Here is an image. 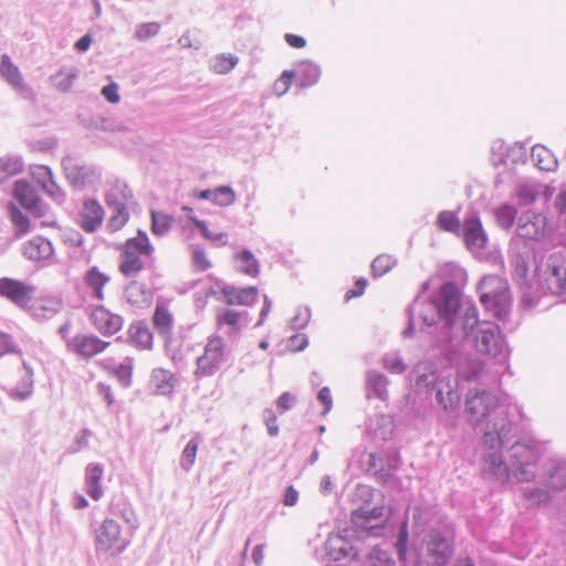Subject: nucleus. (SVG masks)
I'll return each mask as SVG.
<instances>
[{
	"label": "nucleus",
	"instance_id": "f257e3e1",
	"mask_svg": "<svg viewBox=\"0 0 566 566\" xmlns=\"http://www.w3.org/2000/svg\"><path fill=\"white\" fill-rule=\"evenodd\" d=\"M468 421L476 427L485 423L483 447L491 450L484 455V469L501 482L510 475V469L518 481H531L536 476L539 452L534 441L516 440L507 450L511 464L507 465L497 451L517 438L523 431V413L517 406H506L488 390H469L465 397Z\"/></svg>",
	"mask_w": 566,
	"mask_h": 566
},
{
	"label": "nucleus",
	"instance_id": "f03ea898",
	"mask_svg": "<svg viewBox=\"0 0 566 566\" xmlns=\"http://www.w3.org/2000/svg\"><path fill=\"white\" fill-rule=\"evenodd\" d=\"M430 285H422V291L415 298L413 305L422 301L427 310L421 311V318L427 327L440 329L441 342L458 345L469 338L478 325V311L470 300L463 297L459 285H439L429 293Z\"/></svg>",
	"mask_w": 566,
	"mask_h": 566
},
{
	"label": "nucleus",
	"instance_id": "7ed1b4c3",
	"mask_svg": "<svg viewBox=\"0 0 566 566\" xmlns=\"http://www.w3.org/2000/svg\"><path fill=\"white\" fill-rule=\"evenodd\" d=\"M470 336H473L476 350L480 354L488 355L499 361L506 358V344L497 325L478 321V325L474 326Z\"/></svg>",
	"mask_w": 566,
	"mask_h": 566
},
{
	"label": "nucleus",
	"instance_id": "20e7f679",
	"mask_svg": "<svg viewBox=\"0 0 566 566\" xmlns=\"http://www.w3.org/2000/svg\"><path fill=\"white\" fill-rule=\"evenodd\" d=\"M95 551L120 555L128 547L130 541L122 535L119 523L113 517H105L94 530Z\"/></svg>",
	"mask_w": 566,
	"mask_h": 566
},
{
	"label": "nucleus",
	"instance_id": "39448f33",
	"mask_svg": "<svg viewBox=\"0 0 566 566\" xmlns=\"http://www.w3.org/2000/svg\"><path fill=\"white\" fill-rule=\"evenodd\" d=\"M226 361V343L221 336L209 337L205 352L197 358V368L195 376L210 377L213 376Z\"/></svg>",
	"mask_w": 566,
	"mask_h": 566
},
{
	"label": "nucleus",
	"instance_id": "423d86ee",
	"mask_svg": "<svg viewBox=\"0 0 566 566\" xmlns=\"http://www.w3.org/2000/svg\"><path fill=\"white\" fill-rule=\"evenodd\" d=\"M426 546L428 556L436 566H446L454 553L453 536L438 528L429 531Z\"/></svg>",
	"mask_w": 566,
	"mask_h": 566
},
{
	"label": "nucleus",
	"instance_id": "0eeeda50",
	"mask_svg": "<svg viewBox=\"0 0 566 566\" xmlns=\"http://www.w3.org/2000/svg\"><path fill=\"white\" fill-rule=\"evenodd\" d=\"M384 506L368 509L360 506L353 511L352 523L357 531L366 532L368 535H377L382 530Z\"/></svg>",
	"mask_w": 566,
	"mask_h": 566
},
{
	"label": "nucleus",
	"instance_id": "6e6552de",
	"mask_svg": "<svg viewBox=\"0 0 566 566\" xmlns=\"http://www.w3.org/2000/svg\"><path fill=\"white\" fill-rule=\"evenodd\" d=\"M480 301L486 311L491 312L499 321H505L512 306V294L509 285H504L494 293H482Z\"/></svg>",
	"mask_w": 566,
	"mask_h": 566
},
{
	"label": "nucleus",
	"instance_id": "1a4fd4ad",
	"mask_svg": "<svg viewBox=\"0 0 566 566\" xmlns=\"http://www.w3.org/2000/svg\"><path fill=\"white\" fill-rule=\"evenodd\" d=\"M548 233L546 218L539 213H524L517 226V234L522 239L530 241H539Z\"/></svg>",
	"mask_w": 566,
	"mask_h": 566
},
{
	"label": "nucleus",
	"instance_id": "9d476101",
	"mask_svg": "<svg viewBox=\"0 0 566 566\" xmlns=\"http://www.w3.org/2000/svg\"><path fill=\"white\" fill-rule=\"evenodd\" d=\"M457 385V380L442 377L429 395L434 396L437 403L441 406L443 410L453 411L458 408L461 398Z\"/></svg>",
	"mask_w": 566,
	"mask_h": 566
},
{
	"label": "nucleus",
	"instance_id": "9b49d317",
	"mask_svg": "<svg viewBox=\"0 0 566 566\" xmlns=\"http://www.w3.org/2000/svg\"><path fill=\"white\" fill-rule=\"evenodd\" d=\"M108 346V342L102 340L95 335L78 334L72 340H67V349L83 358H91L104 352Z\"/></svg>",
	"mask_w": 566,
	"mask_h": 566
},
{
	"label": "nucleus",
	"instance_id": "f8f14e48",
	"mask_svg": "<svg viewBox=\"0 0 566 566\" xmlns=\"http://www.w3.org/2000/svg\"><path fill=\"white\" fill-rule=\"evenodd\" d=\"M93 326L103 335L112 336L123 327V318L117 314L111 313L105 306L98 305L91 313Z\"/></svg>",
	"mask_w": 566,
	"mask_h": 566
},
{
	"label": "nucleus",
	"instance_id": "ddd939ff",
	"mask_svg": "<svg viewBox=\"0 0 566 566\" xmlns=\"http://www.w3.org/2000/svg\"><path fill=\"white\" fill-rule=\"evenodd\" d=\"M411 376L415 390L418 392H426L428 395L434 388L436 384L442 378L438 374L437 368L428 361L417 364Z\"/></svg>",
	"mask_w": 566,
	"mask_h": 566
},
{
	"label": "nucleus",
	"instance_id": "4468645a",
	"mask_svg": "<svg viewBox=\"0 0 566 566\" xmlns=\"http://www.w3.org/2000/svg\"><path fill=\"white\" fill-rule=\"evenodd\" d=\"M462 237L467 249L470 251L482 250L488 242L485 231L478 218H469L464 220Z\"/></svg>",
	"mask_w": 566,
	"mask_h": 566
},
{
	"label": "nucleus",
	"instance_id": "2eb2a0df",
	"mask_svg": "<svg viewBox=\"0 0 566 566\" xmlns=\"http://www.w3.org/2000/svg\"><path fill=\"white\" fill-rule=\"evenodd\" d=\"M522 292V306L524 308H534L541 302V292L546 295V289L549 290L551 295L562 297L566 301V285H523Z\"/></svg>",
	"mask_w": 566,
	"mask_h": 566
},
{
	"label": "nucleus",
	"instance_id": "dca6fc26",
	"mask_svg": "<svg viewBox=\"0 0 566 566\" xmlns=\"http://www.w3.org/2000/svg\"><path fill=\"white\" fill-rule=\"evenodd\" d=\"M62 300L55 295L33 298L28 312L38 319H49L62 310Z\"/></svg>",
	"mask_w": 566,
	"mask_h": 566
},
{
	"label": "nucleus",
	"instance_id": "f3484780",
	"mask_svg": "<svg viewBox=\"0 0 566 566\" xmlns=\"http://www.w3.org/2000/svg\"><path fill=\"white\" fill-rule=\"evenodd\" d=\"M108 517L122 518L133 532L139 527L137 514L127 497L113 499L108 506Z\"/></svg>",
	"mask_w": 566,
	"mask_h": 566
},
{
	"label": "nucleus",
	"instance_id": "a211bd4d",
	"mask_svg": "<svg viewBox=\"0 0 566 566\" xmlns=\"http://www.w3.org/2000/svg\"><path fill=\"white\" fill-rule=\"evenodd\" d=\"M104 220V209L97 200L90 199L83 205L78 214V223L86 232L95 231Z\"/></svg>",
	"mask_w": 566,
	"mask_h": 566
},
{
	"label": "nucleus",
	"instance_id": "6ab92c4d",
	"mask_svg": "<svg viewBox=\"0 0 566 566\" xmlns=\"http://www.w3.org/2000/svg\"><path fill=\"white\" fill-rule=\"evenodd\" d=\"M221 293L228 305L243 306L252 305L256 301L259 294L256 286L253 285H249L244 289H235L234 285H223Z\"/></svg>",
	"mask_w": 566,
	"mask_h": 566
},
{
	"label": "nucleus",
	"instance_id": "aec40b11",
	"mask_svg": "<svg viewBox=\"0 0 566 566\" xmlns=\"http://www.w3.org/2000/svg\"><path fill=\"white\" fill-rule=\"evenodd\" d=\"M326 553L331 559L337 562L350 557L357 559L358 551L344 536H329L325 543Z\"/></svg>",
	"mask_w": 566,
	"mask_h": 566
},
{
	"label": "nucleus",
	"instance_id": "412c9836",
	"mask_svg": "<svg viewBox=\"0 0 566 566\" xmlns=\"http://www.w3.org/2000/svg\"><path fill=\"white\" fill-rule=\"evenodd\" d=\"M34 294V285H0V296L28 311Z\"/></svg>",
	"mask_w": 566,
	"mask_h": 566
},
{
	"label": "nucleus",
	"instance_id": "4be33fe9",
	"mask_svg": "<svg viewBox=\"0 0 566 566\" xmlns=\"http://www.w3.org/2000/svg\"><path fill=\"white\" fill-rule=\"evenodd\" d=\"M388 385L389 379L386 375L376 370H368L365 376V389L367 399H370L373 396H375L382 401L387 400Z\"/></svg>",
	"mask_w": 566,
	"mask_h": 566
},
{
	"label": "nucleus",
	"instance_id": "5701e85b",
	"mask_svg": "<svg viewBox=\"0 0 566 566\" xmlns=\"http://www.w3.org/2000/svg\"><path fill=\"white\" fill-rule=\"evenodd\" d=\"M103 474L104 468L101 463H90L85 469V491L95 501L103 496Z\"/></svg>",
	"mask_w": 566,
	"mask_h": 566
},
{
	"label": "nucleus",
	"instance_id": "b1692460",
	"mask_svg": "<svg viewBox=\"0 0 566 566\" xmlns=\"http://www.w3.org/2000/svg\"><path fill=\"white\" fill-rule=\"evenodd\" d=\"M154 292L153 285H126L124 295L130 305L144 308L153 303Z\"/></svg>",
	"mask_w": 566,
	"mask_h": 566
},
{
	"label": "nucleus",
	"instance_id": "393cba45",
	"mask_svg": "<svg viewBox=\"0 0 566 566\" xmlns=\"http://www.w3.org/2000/svg\"><path fill=\"white\" fill-rule=\"evenodd\" d=\"M13 193L14 198L23 208L40 212V199L34 189L28 182L18 180L14 184Z\"/></svg>",
	"mask_w": 566,
	"mask_h": 566
},
{
	"label": "nucleus",
	"instance_id": "a878e982",
	"mask_svg": "<svg viewBox=\"0 0 566 566\" xmlns=\"http://www.w3.org/2000/svg\"><path fill=\"white\" fill-rule=\"evenodd\" d=\"M23 254L33 261L48 260L53 254V248L46 239L35 237L24 244Z\"/></svg>",
	"mask_w": 566,
	"mask_h": 566
},
{
	"label": "nucleus",
	"instance_id": "bb28decb",
	"mask_svg": "<svg viewBox=\"0 0 566 566\" xmlns=\"http://www.w3.org/2000/svg\"><path fill=\"white\" fill-rule=\"evenodd\" d=\"M128 336L129 342L142 349H150L153 347V333L143 321H136L129 325Z\"/></svg>",
	"mask_w": 566,
	"mask_h": 566
},
{
	"label": "nucleus",
	"instance_id": "cd10ccee",
	"mask_svg": "<svg viewBox=\"0 0 566 566\" xmlns=\"http://www.w3.org/2000/svg\"><path fill=\"white\" fill-rule=\"evenodd\" d=\"M153 324L161 337L166 339L170 337L174 325V317L168 311L167 306L161 302H158L156 305L153 315Z\"/></svg>",
	"mask_w": 566,
	"mask_h": 566
},
{
	"label": "nucleus",
	"instance_id": "c85d7f7f",
	"mask_svg": "<svg viewBox=\"0 0 566 566\" xmlns=\"http://www.w3.org/2000/svg\"><path fill=\"white\" fill-rule=\"evenodd\" d=\"M106 202L114 208V214L111 217L108 226L113 231L119 230L126 224L129 218L127 206L117 198L115 192L106 195Z\"/></svg>",
	"mask_w": 566,
	"mask_h": 566
},
{
	"label": "nucleus",
	"instance_id": "c756f323",
	"mask_svg": "<svg viewBox=\"0 0 566 566\" xmlns=\"http://www.w3.org/2000/svg\"><path fill=\"white\" fill-rule=\"evenodd\" d=\"M240 316V312L227 308L217 314V326L221 328L223 325H227L228 329L224 332V334L229 338H237L242 331V326L239 323Z\"/></svg>",
	"mask_w": 566,
	"mask_h": 566
},
{
	"label": "nucleus",
	"instance_id": "7c9ffc66",
	"mask_svg": "<svg viewBox=\"0 0 566 566\" xmlns=\"http://www.w3.org/2000/svg\"><path fill=\"white\" fill-rule=\"evenodd\" d=\"M33 178L53 198L60 199L62 193L52 179V172L46 166H36L32 170Z\"/></svg>",
	"mask_w": 566,
	"mask_h": 566
},
{
	"label": "nucleus",
	"instance_id": "2f4dec72",
	"mask_svg": "<svg viewBox=\"0 0 566 566\" xmlns=\"http://www.w3.org/2000/svg\"><path fill=\"white\" fill-rule=\"evenodd\" d=\"M21 367L20 371L22 373L21 379L17 384L14 390L17 397L21 400L29 398L33 391V369L32 367L22 358L20 359Z\"/></svg>",
	"mask_w": 566,
	"mask_h": 566
},
{
	"label": "nucleus",
	"instance_id": "473e14b6",
	"mask_svg": "<svg viewBox=\"0 0 566 566\" xmlns=\"http://www.w3.org/2000/svg\"><path fill=\"white\" fill-rule=\"evenodd\" d=\"M0 74L4 77L11 85L15 87L23 86L22 75L17 65H14L8 55H2L0 62Z\"/></svg>",
	"mask_w": 566,
	"mask_h": 566
},
{
	"label": "nucleus",
	"instance_id": "72a5a7b5",
	"mask_svg": "<svg viewBox=\"0 0 566 566\" xmlns=\"http://www.w3.org/2000/svg\"><path fill=\"white\" fill-rule=\"evenodd\" d=\"M235 262L238 271L252 277H255L259 274V262L250 251L244 250L237 253Z\"/></svg>",
	"mask_w": 566,
	"mask_h": 566
},
{
	"label": "nucleus",
	"instance_id": "f704fd0d",
	"mask_svg": "<svg viewBox=\"0 0 566 566\" xmlns=\"http://www.w3.org/2000/svg\"><path fill=\"white\" fill-rule=\"evenodd\" d=\"M124 250L129 251L138 256H149L153 252V248L147 235L142 232H139L136 238L128 239L124 245Z\"/></svg>",
	"mask_w": 566,
	"mask_h": 566
},
{
	"label": "nucleus",
	"instance_id": "c9c22d12",
	"mask_svg": "<svg viewBox=\"0 0 566 566\" xmlns=\"http://www.w3.org/2000/svg\"><path fill=\"white\" fill-rule=\"evenodd\" d=\"M119 270L125 276H133L143 270V262L138 255L123 249Z\"/></svg>",
	"mask_w": 566,
	"mask_h": 566
},
{
	"label": "nucleus",
	"instance_id": "e433bc0d",
	"mask_svg": "<svg viewBox=\"0 0 566 566\" xmlns=\"http://www.w3.org/2000/svg\"><path fill=\"white\" fill-rule=\"evenodd\" d=\"M532 159L542 170L549 171L556 166L552 153L544 146L536 145L532 148Z\"/></svg>",
	"mask_w": 566,
	"mask_h": 566
},
{
	"label": "nucleus",
	"instance_id": "4c0bfd02",
	"mask_svg": "<svg viewBox=\"0 0 566 566\" xmlns=\"http://www.w3.org/2000/svg\"><path fill=\"white\" fill-rule=\"evenodd\" d=\"M437 226L440 230L460 234L461 223L458 216L449 210L441 211L437 218Z\"/></svg>",
	"mask_w": 566,
	"mask_h": 566
},
{
	"label": "nucleus",
	"instance_id": "58836bf2",
	"mask_svg": "<svg viewBox=\"0 0 566 566\" xmlns=\"http://www.w3.org/2000/svg\"><path fill=\"white\" fill-rule=\"evenodd\" d=\"M301 85L311 86L318 82L321 72L319 67L311 62L301 63L297 70Z\"/></svg>",
	"mask_w": 566,
	"mask_h": 566
},
{
	"label": "nucleus",
	"instance_id": "ea45409f",
	"mask_svg": "<svg viewBox=\"0 0 566 566\" xmlns=\"http://www.w3.org/2000/svg\"><path fill=\"white\" fill-rule=\"evenodd\" d=\"M199 441H200L199 434L192 437L186 444L185 449L182 450V453L180 457V467L186 472H188L195 463L198 447H199Z\"/></svg>",
	"mask_w": 566,
	"mask_h": 566
},
{
	"label": "nucleus",
	"instance_id": "a19ab883",
	"mask_svg": "<svg viewBox=\"0 0 566 566\" xmlns=\"http://www.w3.org/2000/svg\"><path fill=\"white\" fill-rule=\"evenodd\" d=\"M368 560L371 566H396V560L390 549L381 548L376 545L368 554Z\"/></svg>",
	"mask_w": 566,
	"mask_h": 566
},
{
	"label": "nucleus",
	"instance_id": "79ce46f5",
	"mask_svg": "<svg viewBox=\"0 0 566 566\" xmlns=\"http://www.w3.org/2000/svg\"><path fill=\"white\" fill-rule=\"evenodd\" d=\"M172 376L165 369H154L151 374V381L156 390L161 395H168L172 391L174 385L171 384Z\"/></svg>",
	"mask_w": 566,
	"mask_h": 566
},
{
	"label": "nucleus",
	"instance_id": "37998d69",
	"mask_svg": "<svg viewBox=\"0 0 566 566\" xmlns=\"http://www.w3.org/2000/svg\"><path fill=\"white\" fill-rule=\"evenodd\" d=\"M22 170V163L15 157L0 158V182L18 175Z\"/></svg>",
	"mask_w": 566,
	"mask_h": 566
},
{
	"label": "nucleus",
	"instance_id": "c03bdc74",
	"mask_svg": "<svg viewBox=\"0 0 566 566\" xmlns=\"http://www.w3.org/2000/svg\"><path fill=\"white\" fill-rule=\"evenodd\" d=\"M548 484L551 488L556 490L566 488V462H557L549 470Z\"/></svg>",
	"mask_w": 566,
	"mask_h": 566
},
{
	"label": "nucleus",
	"instance_id": "a18cd8bd",
	"mask_svg": "<svg viewBox=\"0 0 566 566\" xmlns=\"http://www.w3.org/2000/svg\"><path fill=\"white\" fill-rule=\"evenodd\" d=\"M397 469V460L396 459H380L379 470L375 471L374 476L377 479L379 483L382 485L389 484L394 479L392 470Z\"/></svg>",
	"mask_w": 566,
	"mask_h": 566
},
{
	"label": "nucleus",
	"instance_id": "49530a36",
	"mask_svg": "<svg viewBox=\"0 0 566 566\" xmlns=\"http://www.w3.org/2000/svg\"><path fill=\"white\" fill-rule=\"evenodd\" d=\"M397 262L394 260V258L389 254H380L371 263V271L374 273L375 277L382 276L390 272L395 266Z\"/></svg>",
	"mask_w": 566,
	"mask_h": 566
},
{
	"label": "nucleus",
	"instance_id": "de8ad7c7",
	"mask_svg": "<svg viewBox=\"0 0 566 566\" xmlns=\"http://www.w3.org/2000/svg\"><path fill=\"white\" fill-rule=\"evenodd\" d=\"M238 64V57L232 54H220L212 62V70L217 74H227Z\"/></svg>",
	"mask_w": 566,
	"mask_h": 566
},
{
	"label": "nucleus",
	"instance_id": "09e8293b",
	"mask_svg": "<svg viewBox=\"0 0 566 566\" xmlns=\"http://www.w3.org/2000/svg\"><path fill=\"white\" fill-rule=\"evenodd\" d=\"M516 214V209L510 205L501 206L495 212L499 226L504 229H510L514 224Z\"/></svg>",
	"mask_w": 566,
	"mask_h": 566
},
{
	"label": "nucleus",
	"instance_id": "8fccbe9b",
	"mask_svg": "<svg viewBox=\"0 0 566 566\" xmlns=\"http://www.w3.org/2000/svg\"><path fill=\"white\" fill-rule=\"evenodd\" d=\"M526 501L534 506L546 504L549 501V493L541 488H525L523 490Z\"/></svg>",
	"mask_w": 566,
	"mask_h": 566
},
{
	"label": "nucleus",
	"instance_id": "3c124183",
	"mask_svg": "<svg viewBox=\"0 0 566 566\" xmlns=\"http://www.w3.org/2000/svg\"><path fill=\"white\" fill-rule=\"evenodd\" d=\"M128 363H123L117 367L113 368L111 373L117 378L119 384L127 388L132 385L133 365L132 360L127 359Z\"/></svg>",
	"mask_w": 566,
	"mask_h": 566
},
{
	"label": "nucleus",
	"instance_id": "603ef678",
	"mask_svg": "<svg viewBox=\"0 0 566 566\" xmlns=\"http://www.w3.org/2000/svg\"><path fill=\"white\" fill-rule=\"evenodd\" d=\"M192 221L206 239L210 240L211 242H213L220 247L226 245L228 243V234L227 233H224V232L213 233L208 229L207 224L203 221H200L198 219H192Z\"/></svg>",
	"mask_w": 566,
	"mask_h": 566
},
{
	"label": "nucleus",
	"instance_id": "864d4df0",
	"mask_svg": "<svg viewBox=\"0 0 566 566\" xmlns=\"http://www.w3.org/2000/svg\"><path fill=\"white\" fill-rule=\"evenodd\" d=\"M235 201V193L230 187L214 189L212 202L220 207H229Z\"/></svg>",
	"mask_w": 566,
	"mask_h": 566
},
{
	"label": "nucleus",
	"instance_id": "5fc2aeb1",
	"mask_svg": "<svg viewBox=\"0 0 566 566\" xmlns=\"http://www.w3.org/2000/svg\"><path fill=\"white\" fill-rule=\"evenodd\" d=\"M8 353L17 354L19 356V360L22 358V352L13 342L12 336L0 331V358Z\"/></svg>",
	"mask_w": 566,
	"mask_h": 566
},
{
	"label": "nucleus",
	"instance_id": "6e6d98bb",
	"mask_svg": "<svg viewBox=\"0 0 566 566\" xmlns=\"http://www.w3.org/2000/svg\"><path fill=\"white\" fill-rule=\"evenodd\" d=\"M160 29L161 27L157 22L143 23L138 25L136 29V38L139 41H147L156 36L159 33Z\"/></svg>",
	"mask_w": 566,
	"mask_h": 566
},
{
	"label": "nucleus",
	"instance_id": "4d7b16f0",
	"mask_svg": "<svg viewBox=\"0 0 566 566\" xmlns=\"http://www.w3.org/2000/svg\"><path fill=\"white\" fill-rule=\"evenodd\" d=\"M151 230L158 235L167 232L171 223V219L168 216L154 211L151 212Z\"/></svg>",
	"mask_w": 566,
	"mask_h": 566
},
{
	"label": "nucleus",
	"instance_id": "13d9d810",
	"mask_svg": "<svg viewBox=\"0 0 566 566\" xmlns=\"http://www.w3.org/2000/svg\"><path fill=\"white\" fill-rule=\"evenodd\" d=\"M295 73L292 71H284L280 78L274 83V92L277 96L284 95L292 85Z\"/></svg>",
	"mask_w": 566,
	"mask_h": 566
},
{
	"label": "nucleus",
	"instance_id": "bf43d9fd",
	"mask_svg": "<svg viewBox=\"0 0 566 566\" xmlns=\"http://www.w3.org/2000/svg\"><path fill=\"white\" fill-rule=\"evenodd\" d=\"M93 436V432L84 428L81 430V432L75 437L73 446L70 448V453H76L80 452L83 449H86L88 447V439Z\"/></svg>",
	"mask_w": 566,
	"mask_h": 566
},
{
	"label": "nucleus",
	"instance_id": "052dcab7",
	"mask_svg": "<svg viewBox=\"0 0 566 566\" xmlns=\"http://www.w3.org/2000/svg\"><path fill=\"white\" fill-rule=\"evenodd\" d=\"M12 222L14 224L17 235H23L29 231V219L17 209L12 212Z\"/></svg>",
	"mask_w": 566,
	"mask_h": 566
},
{
	"label": "nucleus",
	"instance_id": "680f3d73",
	"mask_svg": "<svg viewBox=\"0 0 566 566\" xmlns=\"http://www.w3.org/2000/svg\"><path fill=\"white\" fill-rule=\"evenodd\" d=\"M112 192H115L117 195V198L120 201H124L126 206L127 202L133 198L132 190L125 184L119 181H116L111 186L107 195Z\"/></svg>",
	"mask_w": 566,
	"mask_h": 566
},
{
	"label": "nucleus",
	"instance_id": "e2e57ef3",
	"mask_svg": "<svg viewBox=\"0 0 566 566\" xmlns=\"http://www.w3.org/2000/svg\"><path fill=\"white\" fill-rule=\"evenodd\" d=\"M311 319V310L310 307L304 308V313L298 311L294 317L291 319V328L294 331L303 329Z\"/></svg>",
	"mask_w": 566,
	"mask_h": 566
},
{
	"label": "nucleus",
	"instance_id": "0e129e2a",
	"mask_svg": "<svg viewBox=\"0 0 566 566\" xmlns=\"http://www.w3.org/2000/svg\"><path fill=\"white\" fill-rule=\"evenodd\" d=\"M263 420H264V423H265V426L268 428V433L271 437H276L279 434V426L276 423V415H275V412L272 409L266 408L263 411Z\"/></svg>",
	"mask_w": 566,
	"mask_h": 566
},
{
	"label": "nucleus",
	"instance_id": "69168bd1",
	"mask_svg": "<svg viewBox=\"0 0 566 566\" xmlns=\"http://www.w3.org/2000/svg\"><path fill=\"white\" fill-rule=\"evenodd\" d=\"M296 403V397L291 394L290 391H284L277 399H276V408L280 412H285L291 410L294 405Z\"/></svg>",
	"mask_w": 566,
	"mask_h": 566
},
{
	"label": "nucleus",
	"instance_id": "338daca9",
	"mask_svg": "<svg viewBox=\"0 0 566 566\" xmlns=\"http://www.w3.org/2000/svg\"><path fill=\"white\" fill-rule=\"evenodd\" d=\"M517 197L520 199V202L523 205H528L535 201L537 197V191L535 188L531 185H523L521 186Z\"/></svg>",
	"mask_w": 566,
	"mask_h": 566
},
{
	"label": "nucleus",
	"instance_id": "774afa93",
	"mask_svg": "<svg viewBox=\"0 0 566 566\" xmlns=\"http://www.w3.org/2000/svg\"><path fill=\"white\" fill-rule=\"evenodd\" d=\"M193 265L198 271H206L211 266L210 261L203 250L197 249L192 253Z\"/></svg>",
	"mask_w": 566,
	"mask_h": 566
}]
</instances>
